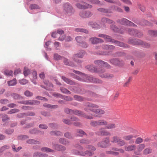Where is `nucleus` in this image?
<instances>
[{
    "label": "nucleus",
    "mask_w": 157,
    "mask_h": 157,
    "mask_svg": "<svg viewBox=\"0 0 157 157\" xmlns=\"http://www.w3.org/2000/svg\"><path fill=\"white\" fill-rule=\"evenodd\" d=\"M30 70L27 67H25L24 68L23 73L25 76L28 75L30 73Z\"/></svg>",
    "instance_id": "a18cd8bd"
},
{
    "label": "nucleus",
    "mask_w": 157,
    "mask_h": 157,
    "mask_svg": "<svg viewBox=\"0 0 157 157\" xmlns=\"http://www.w3.org/2000/svg\"><path fill=\"white\" fill-rule=\"evenodd\" d=\"M152 149L148 147L145 149L143 151V154L144 155H147L150 154L152 152Z\"/></svg>",
    "instance_id": "2f4dec72"
},
{
    "label": "nucleus",
    "mask_w": 157,
    "mask_h": 157,
    "mask_svg": "<svg viewBox=\"0 0 157 157\" xmlns=\"http://www.w3.org/2000/svg\"><path fill=\"white\" fill-rule=\"evenodd\" d=\"M88 24L89 25L91 26L92 28H98V25L95 23H94L93 22H90Z\"/></svg>",
    "instance_id": "49530a36"
},
{
    "label": "nucleus",
    "mask_w": 157,
    "mask_h": 157,
    "mask_svg": "<svg viewBox=\"0 0 157 157\" xmlns=\"http://www.w3.org/2000/svg\"><path fill=\"white\" fill-rule=\"evenodd\" d=\"M76 155H80L82 156H85L86 155L89 156H92L93 154L94 153L90 151H89L87 150L86 151L83 152L81 151H77L75 152Z\"/></svg>",
    "instance_id": "2eb2a0df"
},
{
    "label": "nucleus",
    "mask_w": 157,
    "mask_h": 157,
    "mask_svg": "<svg viewBox=\"0 0 157 157\" xmlns=\"http://www.w3.org/2000/svg\"><path fill=\"white\" fill-rule=\"evenodd\" d=\"M113 22V21L112 20L106 17L102 18L101 21V23L103 24L105 23L111 24Z\"/></svg>",
    "instance_id": "5701e85b"
},
{
    "label": "nucleus",
    "mask_w": 157,
    "mask_h": 157,
    "mask_svg": "<svg viewBox=\"0 0 157 157\" xmlns=\"http://www.w3.org/2000/svg\"><path fill=\"white\" fill-rule=\"evenodd\" d=\"M92 15V13L89 11H81L79 13L80 16L82 18H86L90 17Z\"/></svg>",
    "instance_id": "dca6fc26"
},
{
    "label": "nucleus",
    "mask_w": 157,
    "mask_h": 157,
    "mask_svg": "<svg viewBox=\"0 0 157 157\" xmlns=\"http://www.w3.org/2000/svg\"><path fill=\"white\" fill-rule=\"evenodd\" d=\"M63 8L64 12L67 14H70L73 12V10L71 5L68 3H66L63 5Z\"/></svg>",
    "instance_id": "423d86ee"
},
{
    "label": "nucleus",
    "mask_w": 157,
    "mask_h": 157,
    "mask_svg": "<svg viewBox=\"0 0 157 157\" xmlns=\"http://www.w3.org/2000/svg\"><path fill=\"white\" fill-rule=\"evenodd\" d=\"M24 94L27 97H31L33 95V94L28 90H26Z\"/></svg>",
    "instance_id": "4d7b16f0"
},
{
    "label": "nucleus",
    "mask_w": 157,
    "mask_h": 157,
    "mask_svg": "<svg viewBox=\"0 0 157 157\" xmlns=\"http://www.w3.org/2000/svg\"><path fill=\"white\" fill-rule=\"evenodd\" d=\"M94 63L98 67H100L99 70L102 71L100 73H98L100 76L102 78H111L113 77V75L112 74L106 73L102 74V73L105 71L104 67H105L107 68H109L110 67V65L107 63L101 60H98L95 61Z\"/></svg>",
    "instance_id": "7ed1b4c3"
},
{
    "label": "nucleus",
    "mask_w": 157,
    "mask_h": 157,
    "mask_svg": "<svg viewBox=\"0 0 157 157\" xmlns=\"http://www.w3.org/2000/svg\"><path fill=\"white\" fill-rule=\"evenodd\" d=\"M30 8L31 9H40V7L38 5L35 4L31 5Z\"/></svg>",
    "instance_id": "5fc2aeb1"
},
{
    "label": "nucleus",
    "mask_w": 157,
    "mask_h": 157,
    "mask_svg": "<svg viewBox=\"0 0 157 157\" xmlns=\"http://www.w3.org/2000/svg\"><path fill=\"white\" fill-rule=\"evenodd\" d=\"M19 111V110L18 109H13L10 110V111L8 112V113L9 114H12L13 113H15L18 112Z\"/></svg>",
    "instance_id": "09e8293b"
},
{
    "label": "nucleus",
    "mask_w": 157,
    "mask_h": 157,
    "mask_svg": "<svg viewBox=\"0 0 157 157\" xmlns=\"http://www.w3.org/2000/svg\"><path fill=\"white\" fill-rule=\"evenodd\" d=\"M106 128L108 129H113L116 128V124L114 123H110L107 125Z\"/></svg>",
    "instance_id": "ea45409f"
},
{
    "label": "nucleus",
    "mask_w": 157,
    "mask_h": 157,
    "mask_svg": "<svg viewBox=\"0 0 157 157\" xmlns=\"http://www.w3.org/2000/svg\"><path fill=\"white\" fill-rule=\"evenodd\" d=\"M12 148L13 151L16 152H18L22 148L21 147H19L18 148H16L15 147V146L14 145H12Z\"/></svg>",
    "instance_id": "de8ad7c7"
},
{
    "label": "nucleus",
    "mask_w": 157,
    "mask_h": 157,
    "mask_svg": "<svg viewBox=\"0 0 157 157\" xmlns=\"http://www.w3.org/2000/svg\"><path fill=\"white\" fill-rule=\"evenodd\" d=\"M85 54V52L83 50L81 51L78 53L75 54L73 56L75 62L77 63H80L81 61L80 60L77 59H76L77 57L82 58Z\"/></svg>",
    "instance_id": "f8f14e48"
},
{
    "label": "nucleus",
    "mask_w": 157,
    "mask_h": 157,
    "mask_svg": "<svg viewBox=\"0 0 157 157\" xmlns=\"http://www.w3.org/2000/svg\"><path fill=\"white\" fill-rule=\"evenodd\" d=\"M79 9H86L91 8L92 6L84 2H82L81 3H77L75 5Z\"/></svg>",
    "instance_id": "6e6552de"
},
{
    "label": "nucleus",
    "mask_w": 157,
    "mask_h": 157,
    "mask_svg": "<svg viewBox=\"0 0 157 157\" xmlns=\"http://www.w3.org/2000/svg\"><path fill=\"white\" fill-rule=\"evenodd\" d=\"M109 142V138L106 137L102 141L98 143V147H101L105 148L107 147L108 144Z\"/></svg>",
    "instance_id": "9d476101"
},
{
    "label": "nucleus",
    "mask_w": 157,
    "mask_h": 157,
    "mask_svg": "<svg viewBox=\"0 0 157 157\" xmlns=\"http://www.w3.org/2000/svg\"><path fill=\"white\" fill-rule=\"evenodd\" d=\"M98 10L100 12L104 13H107L109 12L108 10L107 9L103 8H100L98 9Z\"/></svg>",
    "instance_id": "052dcab7"
},
{
    "label": "nucleus",
    "mask_w": 157,
    "mask_h": 157,
    "mask_svg": "<svg viewBox=\"0 0 157 157\" xmlns=\"http://www.w3.org/2000/svg\"><path fill=\"white\" fill-rule=\"evenodd\" d=\"M89 40L93 44H96L99 43H102L103 41L102 39L95 37L90 38Z\"/></svg>",
    "instance_id": "6ab92c4d"
},
{
    "label": "nucleus",
    "mask_w": 157,
    "mask_h": 157,
    "mask_svg": "<svg viewBox=\"0 0 157 157\" xmlns=\"http://www.w3.org/2000/svg\"><path fill=\"white\" fill-rule=\"evenodd\" d=\"M96 134L99 136H110L111 134L108 131L105 130L103 128H100L96 132Z\"/></svg>",
    "instance_id": "1a4fd4ad"
},
{
    "label": "nucleus",
    "mask_w": 157,
    "mask_h": 157,
    "mask_svg": "<svg viewBox=\"0 0 157 157\" xmlns=\"http://www.w3.org/2000/svg\"><path fill=\"white\" fill-rule=\"evenodd\" d=\"M75 40L76 41L79 43H82L83 41L85 40V38L84 37L78 36L75 38Z\"/></svg>",
    "instance_id": "cd10ccee"
},
{
    "label": "nucleus",
    "mask_w": 157,
    "mask_h": 157,
    "mask_svg": "<svg viewBox=\"0 0 157 157\" xmlns=\"http://www.w3.org/2000/svg\"><path fill=\"white\" fill-rule=\"evenodd\" d=\"M98 36L103 38L107 41L114 43L117 46L124 47H128L126 44H124L123 43L112 39L110 36L108 35L103 34H99L98 35Z\"/></svg>",
    "instance_id": "20e7f679"
},
{
    "label": "nucleus",
    "mask_w": 157,
    "mask_h": 157,
    "mask_svg": "<svg viewBox=\"0 0 157 157\" xmlns=\"http://www.w3.org/2000/svg\"><path fill=\"white\" fill-rule=\"evenodd\" d=\"M102 48L103 49L108 50L110 51L101 52L99 54L103 55H109L111 54V51L114 49L115 47L110 45H103L102 46Z\"/></svg>",
    "instance_id": "39448f33"
},
{
    "label": "nucleus",
    "mask_w": 157,
    "mask_h": 157,
    "mask_svg": "<svg viewBox=\"0 0 157 157\" xmlns=\"http://www.w3.org/2000/svg\"><path fill=\"white\" fill-rule=\"evenodd\" d=\"M136 138V136L132 135H128L124 136L123 138L126 141H128L132 140L133 138Z\"/></svg>",
    "instance_id": "7c9ffc66"
},
{
    "label": "nucleus",
    "mask_w": 157,
    "mask_h": 157,
    "mask_svg": "<svg viewBox=\"0 0 157 157\" xmlns=\"http://www.w3.org/2000/svg\"><path fill=\"white\" fill-rule=\"evenodd\" d=\"M136 149V146L134 144L129 145L124 147V149L126 151H135Z\"/></svg>",
    "instance_id": "412c9836"
},
{
    "label": "nucleus",
    "mask_w": 157,
    "mask_h": 157,
    "mask_svg": "<svg viewBox=\"0 0 157 157\" xmlns=\"http://www.w3.org/2000/svg\"><path fill=\"white\" fill-rule=\"evenodd\" d=\"M99 126H106L108 124V122L104 119L98 120Z\"/></svg>",
    "instance_id": "a878e982"
},
{
    "label": "nucleus",
    "mask_w": 157,
    "mask_h": 157,
    "mask_svg": "<svg viewBox=\"0 0 157 157\" xmlns=\"http://www.w3.org/2000/svg\"><path fill=\"white\" fill-rule=\"evenodd\" d=\"M62 59H63V62L66 65L69 66H75L74 65H73L71 63L69 62L67 59L63 57Z\"/></svg>",
    "instance_id": "c9c22d12"
},
{
    "label": "nucleus",
    "mask_w": 157,
    "mask_h": 157,
    "mask_svg": "<svg viewBox=\"0 0 157 157\" xmlns=\"http://www.w3.org/2000/svg\"><path fill=\"white\" fill-rule=\"evenodd\" d=\"M127 31L130 35H134L137 37H140L143 35V34L142 33L138 32L137 30H135L133 29H128V30H127Z\"/></svg>",
    "instance_id": "ddd939ff"
},
{
    "label": "nucleus",
    "mask_w": 157,
    "mask_h": 157,
    "mask_svg": "<svg viewBox=\"0 0 157 157\" xmlns=\"http://www.w3.org/2000/svg\"><path fill=\"white\" fill-rule=\"evenodd\" d=\"M75 73L79 75L80 76H77L73 74L71 75L73 77L81 81L86 82H92L96 83H101L102 81L98 79L94 78L93 77L81 73L79 71H73Z\"/></svg>",
    "instance_id": "f257e3e1"
},
{
    "label": "nucleus",
    "mask_w": 157,
    "mask_h": 157,
    "mask_svg": "<svg viewBox=\"0 0 157 157\" xmlns=\"http://www.w3.org/2000/svg\"><path fill=\"white\" fill-rule=\"evenodd\" d=\"M63 121L64 123L67 124H72L71 121L67 119H64L63 120Z\"/></svg>",
    "instance_id": "e2e57ef3"
},
{
    "label": "nucleus",
    "mask_w": 157,
    "mask_h": 157,
    "mask_svg": "<svg viewBox=\"0 0 157 157\" xmlns=\"http://www.w3.org/2000/svg\"><path fill=\"white\" fill-rule=\"evenodd\" d=\"M13 71L11 70H6L5 71V74L7 76H10L12 74Z\"/></svg>",
    "instance_id": "13d9d810"
},
{
    "label": "nucleus",
    "mask_w": 157,
    "mask_h": 157,
    "mask_svg": "<svg viewBox=\"0 0 157 157\" xmlns=\"http://www.w3.org/2000/svg\"><path fill=\"white\" fill-rule=\"evenodd\" d=\"M128 42L129 44L136 45L142 44H143V41L137 39H130Z\"/></svg>",
    "instance_id": "f3484780"
},
{
    "label": "nucleus",
    "mask_w": 157,
    "mask_h": 157,
    "mask_svg": "<svg viewBox=\"0 0 157 157\" xmlns=\"http://www.w3.org/2000/svg\"><path fill=\"white\" fill-rule=\"evenodd\" d=\"M63 57L56 54H54V59L56 60H59L61 59H62Z\"/></svg>",
    "instance_id": "8fccbe9b"
},
{
    "label": "nucleus",
    "mask_w": 157,
    "mask_h": 157,
    "mask_svg": "<svg viewBox=\"0 0 157 157\" xmlns=\"http://www.w3.org/2000/svg\"><path fill=\"white\" fill-rule=\"evenodd\" d=\"M27 142L28 143L30 144H38L39 143V141L33 139L29 140L27 141Z\"/></svg>",
    "instance_id": "79ce46f5"
},
{
    "label": "nucleus",
    "mask_w": 157,
    "mask_h": 157,
    "mask_svg": "<svg viewBox=\"0 0 157 157\" xmlns=\"http://www.w3.org/2000/svg\"><path fill=\"white\" fill-rule=\"evenodd\" d=\"M80 143L82 144H88L89 143V141L87 140L82 139L80 141Z\"/></svg>",
    "instance_id": "774afa93"
},
{
    "label": "nucleus",
    "mask_w": 157,
    "mask_h": 157,
    "mask_svg": "<svg viewBox=\"0 0 157 157\" xmlns=\"http://www.w3.org/2000/svg\"><path fill=\"white\" fill-rule=\"evenodd\" d=\"M62 79L66 83L68 84H70L71 85L73 84L74 83V82L72 80L69 79L65 77L62 76Z\"/></svg>",
    "instance_id": "c756f323"
},
{
    "label": "nucleus",
    "mask_w": 157,
    "mask_h": 157,
    "mask_svg": "<svg viewBox=\"0 0 157 157\" xmlns=\"http://www.w3.org/2000/svg\"><path fill=\"white\" fill-rule=\"evenodd\" d=\"M0 103L2 104H6L9 103V101L6 99H1L0 100Z\"/></svg>",
    "instance_id": "338daca9"
},
{
    "label": "nucleus",
    "mask_w": 157,
    "mask_h": 157,
    "mask_svg": "<svg viewBox=\"0 0 157 157\" xmlns=\"http://www.w3.org/2000/svg\"><path fill=\"white\" fill-rule=\"evenodd\" d=\"M77 133L80 134L79 135L80 136H82V135L86 134V133L83 131L81 130H77Z\"/></svg>",
    "instance_id": "69168bd1"
},
{
    "label": "nucleus",
    "mask_w": 157,
    "mask_h": 157,
    "mask_svg": "<svg viewBox=\"0 0 157 157\" xmlns=\"http://www.w3.org/2000/svg\"><path fill=\"white\" fill-rule=\"evenodd\" d=\"M41 150L42 151L45 152H53V150L47 147H44L41 148Z\"/></svg>",
    "instance_id": "f704fd0d"
},
{
    "label": "nucleus",
    "mask_w": 157,
    "mask_h": 157,
    "mask_svg": "<svg viewBox=\"0 0 157 157\" xmlns=\"http://www.w3.org/2000/svg\"><path fill=\"white\" fill-rule=\"evenodd\" d=\"M20 83L22 85H24L28 83V81L26 79H23L21 80H19Z\"/></svg>",
    "instance_id": "0e129e2a"
},
{
    "label": "nucleus",
    "mask_w": 157,
    "mask_h": 157,
    "mask_svg": "<svg viewBox=\"0 0 157 157\" xmlns=\"http://www.w3.org/2000/svg\"><path fill=\"white\" fill-rule=\"evenodd\" d=\"M117 143V144L121 146H124L125 144V141L123 140L120 139H119Z\"/></svg>",
    "instance_id": "37998d69"
},
{
    "label": "nucleus",
    "mask_w": 157,
    "mask_h": 157,
    "mask_svg": "<svg viewBox=\"0 0 157 157\" xmlns=\"http://www.w3.org/2000/svg\"><path fill=\"white\" fill-rule=\"evenodd\" d=\"M143 140L140 137L137 138L136 140L135 143L136 144H139L143 142Z\"/></svg>",
    "instance_id": "6e6d98bb"
},
{
    "label": "nucleus",
    "mask_w": 157,
    "mask_h": 157,
    "mask_svg": "<svg viewBox=\"0 0 157 157\" xmlns=\"http://www.w3.org/2000/svg\"><path fill=\"white\" fill-rule=\"evenodd\" d=\"M9 148V147L7 145H5L4 146L1 147L0 149V152H2L5 150L8 149Z\"/></svg>",
    "instance_id": "680f3d73"
},
{
    "label": "nucleus",
    "mask_w": 157,
    "mask_h": 157,
    "mask_svg": "<svg viewBox=\"0 0 157 157\" xmlns=\"http://www.w3.org/2000/svg\"><path fill=\"white\" fill-rule=\"evenodd\" d=\"M50 134L51 135L60 136L62 135V133L58 131H52L50 132Z\"/></svg>",
    "instance_id": "e433bc0d"
},
{
    "label": "nucleus",
    "mask_w": 157,
    "mask_h": 157,
    "mask_svg": "<svg viewBox=\"0 0 157 157\" xmlns=\"http://www.w3.org/2000/svg\"><path fill=\"white\" fill-rule=\"evenodd\" d=\"M54 147L56 149L59 151H64L66 149L65 147L58 144L54 145Z\"/></svg>",
    "instance_id": "b1692460"
},
{
    "label": "nucleus",
    "mask_w": 157,
    "mask_h": 157,
    "mask_svg": "<svg viewBox=\"0 0 157 157\" xmlns=\"http://www.w3.org/2000/svg\"><path fill=\"white\" fill-rule=\"evenodd\" d=\"M148 33L151 36H157V30H149Z\"/></svg>",
    "instance_id": "473e14b6"
},
{
    "label": "nucleus",
    "mask_w": 157,
    "mask_h": 157,
    "mask_svg": "<svg viewBox=\"0 0 157 157\" xmlns=\"http://www.w3.org/2000/svg\"><path fill=\"white\" fill-rule=\"evenodd\" d=\"M111 29L114 31L122 33L123 32L120 31L119 29L114 25H112L110 26Z\"/></svg>",
    "instance_id": "c85d7f7f"
},
{
    "label": "nucleus",
    "mask_w": 157,
    "mask_h": 157,
    "mask_svg": "<svg viewBox=\"0 0 157 157\" xmlns=\"http://www.w3.org/2000/svg\"><path fill=\"white\" fill-rule=\"evenodd\" d=\"M13 97L16 99H21L22 97L18 94H13L12 95Z\"/></svg>",
    "instance_id": "bf43d9fd"
},
{
    "label": "nucleus",
    "mask_w": 157,
    "mask_h": 157,
    "mask_svg": "<svg viewBox=\"0 0 157 157\" xmlns=\"http://www.w3.org/2000/svg\"><path fill=\"white\" fill-rule=\"evenodd\" d=\"M145 147V145L144 144H139L137 147V150L134 151V153L137 155H140V152L144 149Z\"/></svg>",
    "instance_id": "aec40b11"
},
{
    "label": "nucleus",
    "mask_w": 157,
    "mask_h": 157,
    "mask_svg": "<svg viewBox=\"0 0 157 157\" xmlns=\"http://www.w3.org/2000/svg\"><path fill=\"white\" fill-rule=\"evenodd\" d=\"M117 22L120 24L124 25H128L133 26V27L136 26V25L135 24L129 21L124 18L117 20Z\"/></svg>",
    "instance_id": "0eeeda50"
},
{
    "label": "nucleus",
    "mask_w": 157,
    "mask_h": 157,
    "mask_svg": "<svg viewBox=\"0 0 157 157\" xmlns=\"http://www.w3.org/2000/svg\"><path fill=\"white\" fill-rule=\"evenodd\" d=\"M73 114L84 117L88 119H91L93 118V116L90 115H86L83 112L78 110H73V112L72 113V114Z\"/></svg>",
    "instance_id": "9b49d317"
},
{
    "label": "nucleus",
    "mask_w": 157,
    "mask_h": 157,
    "mask_svg": "<svg viewBox=\"0 0 157 157\" xmlns=\"http://www.w3.org/2000/svg\"><path fill=\"white\" fill-rule=\"evenodd\" d=\"M110 62L113 65H120L122 63V61L117 59H113L110 60Z\"/></svg>",
    "instance_id": "4be33fe9"
},
{
    "label": "nucleus",
    "mask_w": 157,
    "mask_h": 157,
    "mask_svg": "<svg viewBox=\"0 0 157 157\" xmlns=\"http://www.w3.org/2000/svg\"><path fill=\"white\" fill-rule=\"evenodd\" d=\"M18 103L25 105L29 104L31 105L39 104V102L38 101L35 100L21 101L19 102Z\"/></svg>",
    "instance_id": "a211bd4d"
},
{
    "label": "nucleus",
    "mask_w": 157,
    "mask_h": 157,
    "mask_svg": "<svg viewBox=\"0 0 157 157\" xmlns=\"http://www.w3.org/2000/svg\"><path fill=\"white\" fill-rule=\"evenodd\" d=\"M47 155H43L41 154L40 153H39L38 152H36L34 153L33 155L34 157H43L47 156Z\"/></svg>",
    "instance_id": "4c0bfd02"
},
{
    "label": "nucleus",
    "mask_w": 157,
    "mask_h": 157,
    "mask_svg": "<svg viewBox=\"0 0 157 157\" xmlns=\"http://www.w3.org/2000/svg\"><path fill=\"white\" fill-rule=\"evenodd\" d=\"M86 107L84 108V110L87 112L90 111L95 113L94 116L100 117L102 115L105 113L104 110L100 109H97L99 107L98 105L90 102H87L85 104Z\"/></svg>",
    "instance_id": "f03ea898"
},
{
    "label": "nucleus",
    "mask_w": 157,
    "mask_h": 157,
    "mask_svg": "<svg viewBox=\"0 0 157 157\" xmlns=\"http://www.w3.org/2000/svg\"><path fill=\"white\" fill-rule=\"evenodd\" d=\"M119 139L118 136H114L111 139V142L113 143H117Z\"/></svg>",
    "instance_id": "72a5a7b5"
},
{
    "label": "nucleus",
    "mask_w": 157,
    "mask_h": 157,
    "mask_svg": "<svg viewBox=\"0 0 157 157\" xmlns=\"http://www.w3.org/2000/svg\"><path fill=\"white\" fill-rule=\"evenodd\" d=\"M98 68H95L93 65H88L86 67V68L88 69L89 71L91 72H96L98 73H100L101 72H102V71H101L99 70L100 67H97Z\"/></svg>",
    "instance_id": "4468645a"
},
{
    "label": "nucleus",
    "mask_w": 157,
    "mask_h": 157,
    "mask_svg": "<svg viewBox=\"0 0 157 157\" xmlns=\"http://www.w3.org/2000/svg\"><path fill=\"white\" fill-rule=\"evenodd\" d=\"M74 98L76 100L79 101H82L84 100V98H83L78 95H75Z\"/></svg>",
    "instance_id": "c03bdc74"
},
{
    "label": "nucleus",
    "mask_w": 157,
    "mask_h": 157,
    "mask_svg": "<svg viewBox=\"0 0 157 157\" xmlns=\"http://www.w3.org/2000/svg\"><path fill=\"white\" fill-rule=\"evenodd\" d=\"M75 30L77 32H83L86 33H88V31L87 30L83 29L76 28L75 29Z\"/></svg>",
    "instance_id": "a19ab883"
},
{
    "label": "nucleus",
    "mask_w": 157,
    "mask_h": 157,
    "mask_svg": "<svg viewBox=\"0 0 157 157\" xmlns=\"http://www.w3.org/2000/svg\"><path fill=\"white\" fill-rule=\"evenodd\" d=\"M35 114L34 113L31 112L30 113H20L17 115V117L19 118H21L23 117L24 116H34Z\"/></svg>",
    "instance_id": "393cba45"
},
{
    "label": "nucleus",
    "mask_w": 157,
    "mask_h": 157,
    "mask_svg": "<svg viewBox=\"0 0 157 157\" xmlns=\"http://www.w3.org/2000/svg\"><path fill=\"white\" fill-rule=\"evenodd\" d=\"M98 121H92L90 122V125L93 126H96L98 125Z\"/></svg>",
    "instance_id": "603ef678"
},
{
    "label": "nucleus",
    "mask_w": 157,
    "mask_h": 157,
    "mask_svg": "<svg viewBox=\"0 0 157 157\" xmlns=\"http://www.w3.org/2000/svg\"><path fill=\"white\" fill-rule=\"evenodd\" d=\"M8 83L10 86H13L16 84V79L14 78L12 80L8 82Z\"/></svg>",
    "instance_id": "58836bf2"
},
{
    "label": "nucleus",
    "mask_w": 157,
    "mask_h": 157,
    "mask_svg": "<svg viewBox=\"0 0 157 157\" xmlns=\"http://www.w3.org/2000/svg\"><path fill=\"white\" fill-rule=\"evenodd\" d=\"M59 142L60 143L64 144H66L68 143V142L65 140L64 139L61 138L59 140Z\"/></svg>",
    "instance_id": "864d4df0"
},
{
    "label": "nucleus",
    "mask_w": 157,
    "mask_h": 157,
    "mask_svg": "<svg viewBox=\"0 0 157 157\" xmlns=\"http://www.w3.org/2000/svg\"><path fill=\"white\" fill-rule=\"evenodd\" d=\"M60 90L63 93L69 94L71 93L69 91L65 88H60Z\"/></svg>",
    "instance_id": "3c124183"
},
{
    "label": "nucleus",
    "mask_w": 157,
    "mask_h": 157,
    "mask_svg": "<svg viewBox=\"0 0 157 157\" xmlns=\"http://www.w3.org/2000/svg\"><path fill=\"white\" fill-rule=\"evenodd\" d=\"M43 106L44 107L51 109H56L58 107L57 105H52L47 103L44 104L43 105Z\"/></svg>",
    "instance_id": "bb28decb"
}]
</instances>
